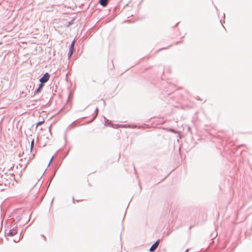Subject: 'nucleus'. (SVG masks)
Masks as SVG:
<instances>
[{"label":"nucleus","instance_id":"f257e3e1","mask_svg":"<svg viewBox=\"0 0 252 252\" xmlns=\"http://www.w3.org/2000/svg\"><path fill=\"white\" fill-rule=\"evenodd\" d=\"M50 77V74L48 72H46L43 76L39 79L40 83L44 85V84L49 80Z\"/></svg>","mask_w":252,"mask_h":252},{"label":"nucleus","instance_id":"f03ea898","mask_svg":"<svg viewBox=\"0 0 252 252\" xmlns=\"http://www.w3.org/2000/svg\"><path fill=\"white\" fill-rule=\"evenodd\" d=\"M17 233V226L13 227L10 229L7 233V235L10 237L14 236Z\"/></svg>","mask_w":252,"mask_h":252},{"label":"nucleus","instance_id":"7ed1b4c3","mask_svg":"<svg viewBox=\"0 0 252 252\" xmlns=\"http://www.w3.org/2000/svg\"><path fill=\"white\" fill-rule=\"evenodd\" d=\"M74 41H73L70 45L69 51L68 54V59H69L72 55L74 51Z\"/></svg>","mask_w":252,"mask_h":252},{"label":"nucleus","instance_id":"20e7f679","mask_svg":"<svg viewBox=\"0 0 252 252\" xmlns=\"http://www.w3.org/2000/svg\"><path fill=\"white\" fill-rule=\"evenodd\" d=\"M159 243V240H157L150 248V251L154 252L158 247Z\"/></svg>","mask_w":252,"mask_h":252},{"label":"nucleus","instance_id":"39448f33","mask_svg":"<svg viewBox=\"0 0 252 252\" xmlns=\"http://www.w3.org/2000/svg\"><path fill=\"white\" fill-rule=\"evenodd\" d=\"M44 85L41 84V83H40L38 88L35 91L34 93V95H35L36 94H37L39 93H40L41 92L43 87L44 86Z\"/></svg>","mask_w":252,"mask_h":252},{"label":"nucleus","instance_id":"423d86ee","mask_svg":"<svg viewBox=\"0 0 252 252\" xmlns=\"http://www.w3.org/2000/svg\"><path fill=\"white\" fill-rule=\"evenodd\" d=\"M108 2V0H99V4L103 7H105L107 5Z\"/></svg>","mask_w":252,"mask_h":252},{"label":"nucleus","instance_id":"0eeeda50","mask_svg":"<svg viewBox=\"0 0 252 252\" xmlns=\"http://www.w3.org/2000/svg\"><path fill=\"white\" fill-rule=\"evenodd\" d=\"M104 120V125L106 126H110V121L108 119H107L105 117L103 118Z\"/></svg>","mask_w":252,"mask_h":252},{"label":"nucleus","instance_id":"6e6552de","mask_svg":"<svg viewBox=\"0 0 252 252\" xmlns=\"http://www.w3.org/2000/svg\"><path fill=\"white\" fill-rule=\"evenodd\" d=\"M34 146V139H33L31 142V150H32Z\"/></svg>","mask_w":252,"mask_h":252},{"label":"nucleus","instance_id":"1a4fd4ad","mask_svg":"<svg viewBox=\"0 0 252 252\" xmlns=\"http://www.w3.org/2000/svg\"><path fill=\"white\" fill-rule=\"evenodd\" d=\"M44 121H40V122H39L37 123V124L36 126H40V125H42V124L44 123Z\"/></svg>","mask_w":252,"mask_h":252},{"label":"nucleus","instance_id":"9d476101","mask_svg":"<svg viewBox=\"0 0 252 252\" xmlns=\"http://www.w3.org/2000/svg\"><path fill=\"white\" fill-rule=\"evenodd\" d=\"M98 108H97V107H96V108H95V112L96 114H95V117H94V118H95L96 117V116H97V113H98Z\"/></svg>","mask_w":252,"mask_h":252},{"label":"nucleus","instance_id":"9b49d317","mask_svg":"<svg viewBox=\"0 0 252 252\" xmlns=\"http://www.w3.org/2000/svg\"><path fill=\"white\" fill-rule=\"evenodd\" d=\"M53 158H54V156H52V157L51 158V159H50V160L49 161V164L48 165V166H49L50 165V164H51V163L52 162V160L53 159Z\"/></svg>","mask_w":252,"mask_h":252},{"label":"nucleus","instance_id":"f8f14e48","mask_svg":"<svg viewBox=\"0 0 252 252\" xmlns=\"http://www.w3.org/2000/svg\"><path fill=\"white\" fill-rule=\"evenodd\" d=\"M55 173H54V174H53V175L52 176V177L51 178L50 180V184L51 183L53 178H54V176H55Z\"/></svg>","mask_w":252,"mask_h":252},{"label":"nucleus","instance_id":"ddd939ff","mask_svg":"<svg viewBox=\"0 0 252 252\" xmlns=\"http://www.w3.org/2000/svg\"><path fill=\"white\" fill-rule=\"evenodd\" d=\"M72 199H73V202L74 203H75V201H76V202H79V200H75L74 199V197H73V198H72Z\"/></svg>","mask_w":252,"mask_h":252},{"label":"nucleus","instance_id":"4468645a","mask_svg":"<svg viewBox=\"0 0 252 252\" xmlns=\"http://www.w3.org/2000/svg\"><path fill=\"white\" fill-rule=\"evenodd\" d=\"M19 240H20V239H18V240H17V239H16V240H14V242L15 243H17V242H18L19 241Z\"/></svg>","mask_w":252,"mask_h":252},{"label":"nucleus","instance_id":"2eb2a0df","mask_svg":"<svg viewBox=\"0 0 252 252\" xmlns=\"http://www.w3.org/2000/svg\"><path fill=\"white\" fill-rule=\"evenodd\" d=\"M3 183V181H0V185H2Z\"/></svg>","mask_w":252,"mask_h":252}]
</instances>
